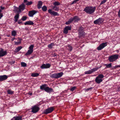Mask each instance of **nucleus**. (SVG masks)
Wrapping results in <instances>:
<instances>
[{
	"label": "nucleus",
	"mask_w": 120,
	"mask_h": 120,
	"mask_svg": "<svg viewBox=\"0 0 120 120\" xmlns=\"http://www.w3.org/2000/svg\"><path fill=\"white\" fill-rule=\"evenodd\" d=\"M95 9V7L88 6L84 9V11L89 14H91L94 12Z\"/></svg>",
	"instance_id": "obj_1"
},
{
	"label": "nucleus",
	"mask_w": 120,
	"mask_h": 120,
	"mask_svg": "<svg viewBox=\"0 0 120 120\" xmlns=\"http://www.w3.org/2000/svg\"><path fill=\"white\" fill-rule=\"evenodd\" d=\"M104 77L103 75L102 74H100L97 76L95 80L96 83L98 84H99L103 81L102 79Z\"/></svg>",
	"instance_id": "obj_2"
},
{
	"label": "nucleus",
	"mask_w": 120,
	"mask_h": 120,
	"mask_svg": "<svg viewBox=\"0 0 120 120\" xmlns=\"http://www.w3.org/2000/svg\"><path fill=\"white\" fill-rule=\"evenodd\" d=\"M119 56L117 54L114 55L109 57L108 60L110 62L115 61L118 58Z\"/></svg>",
	"instance_id": "obj_3"
},
{
	"label": "nucleus",
	"mask_w": 120,
	"mask_h": 120,
	"mask_svg": "<svg viewBox=\"0 0 120 120\" xmlns=\"http://www.w3.org/2000/svg\"><path fill=\"white\" fill-rule=\"evenodd\" d=\"M63 75V73L62 72L58 73H55L52 74L50 77L52 78L58 79L61 77Z\"/></svg>",
	"instance_id": "obj_4"
},
{
	"label": "nucleus",
	"mask_w": 120,
	"mask_h": 120,
	"mask_svg": "<svg viewBox=\"0 0 120 120\" xmlns=\"http://www.w3.org/2000/svg\"><path fill=\"white\" fill-rule=\"evenodd\" d=\"M34 47V46L33 45H30L28 48L29 49L26 53L25 55L27 56L31 54L33 52V49Z\"/></svg>",
	"instance_id": "obj_5"
},
{
	"label": "nucleus",
	"mask_w": 120,
	"mask_h": 120,
	"mask_svg": "<svg viewBox=\"0 0 120 120\" xmlns=\"http://www.w3.org/2000/svg\"><path fill=\"white\" fill-rule=\"evenodd\" d=\"M31 109L32 112L33 113H35L39 111L40 110V108L38 106L35 105L32 106Z\"/></svg>",
	"instance_id": "obj_6"
},
{
	"label": "nucleus",
	"mask_w": 120,
	"mask_h": 120,
	"mask_svg": "<svg viewBox=\"0 0 120 120\" xmlns=\"http://www.w3.org/2000/svg\"><path fill=\"white\" fill-rule=\"evenodd\" d=\"M54 109V108L53 107H49L44 110L43 113L44 114H47L51 113Z\"/></svg>",
	"instance_id": "obj_7"
},
{
	"label": "nucleus",
	"mask_w": 120,
	"mask_h": 120,
	"mask_svg": "<svg viewBox=\"0 0 120 120\" xmlns=\"http://www.w3.org/2000/svg\"><path fill=\"white\" fill-rule=\"evenodd\" d=\"M99 69L98 67L95 68H93L91 70L85 71L84 73L85 74H92V73L95 71Z\"/></svg>",
	"instance_id": "obj_8"
},
{
	"label": "nucleus",
	"mask_w": 120,
	"mask_h": 120,
	"mask_svg": "<svg viewBox=\"0 0 120 120\" xmlns=\"http://www.w3.org/2000/svg\"><path fill=\"white\" fill-rule=\"evenodd\" d=\"M103 19L101 18H99L94 21V23L96 24L100 25L104 21Z\"/></svg>",
	"instance_id": "obj_9"
},
{
	"label": "nucleus",
	"mask_w": 120,
	"mask_h": 120,
	"mask_svg": "<svg viewBox=\"0 0 120 120\" xmlns=\"http://www.w3.org/2000/svg\"><path fill=\"white\" fill-rule=\"evenodd\" d=\"M107 42L103 43L101 44L97 48V49L99 51L101 50L105 47L107 46Z\"/></svg>",
	"instance_id": "obj_10"
},
{
	"label": "nucleus",
	"mask_w": 120,
	"mask_h": 120,
	"mask_svg": "<svg viewBox=\"0 0 120 120\" xmlns=\"http://www.w3.org/2000/svg\"><path fill=\"white\" fill-rule=\"evenodd\" d=\"M51 66L50 64L47 63L42 64L40 66V68L42 69L49 68Z\"/></svg>",
	"instance_id": "obj_11"
},
{
	"label": "nucleus",
	"mask_w": 120,
	"mask_h": 120,
	"mask_svg": "<svg viewBox=\"0 0 120 120\" xmlns=\"http://www.w3.org/2000/svg\"><path fill=\"white\" fill-rule=\"evenodd\" d=\"M48 13L51 15L54 16H59V14L57 12L52 11L51 9H49L48 10Z\"/></svg>",
	"instance_id": "obj_12"
},
{
	"label": "nucleus",
	"mask_w": 120,
	"mask_h": 120,
	"mask_svg": "<svg viewBox=\"0 0 120 120\" xmlns=\"http://www.w3.org/2000/svg\"><path fill=\"white\" fill-rule=\"evenodd\" d=\"M38 12L37 11L33 10L29 11L28 15L30 17H33L34 15Z\"/></svg>",
	"instance_id": "obj_13"
},
{
	"label": "nucleus",
	"mask_w": 120,
	"mask_h": 120,
	"mask_svg": "<svg viewBox=\"0 0 120 120\" xmlns=\"http://www.w3.org/2000/svg\"><path fill=\"white\" fill-rule=\"evenodd\" d=\"M71 26H66L64 28L63 31L64 33L66 34L68 33V31L71 30Z\"/></svg>",
	"instance_id": "obj_14"
},
{
	"label": "nucleus",
	"mask_w": 120,
	"mask_h": 120,
	"mask_svg": "<svg viewBox=\"0 0 120 120\" xmlns=\"http://www.w3.org/2000/svg\"><path fill=\"white\" fill-rule=\"evenodd\" d=\"M7 54L6 51H4L3 49L1 48L0 50V57H3Z\"/></svg>",
	"instance_id": "obj_15"
},
{
	"label": "nucleus",
	"mask_w": 120,
	"mask_h": 120,
	"mask_svg": "<svg viewBox=\"0 0 120 120\" xmlns=\"http://www.w3.org/2000/svg\"><path fill=\"white\" fill-rule=\"evenodd\" d=\"M8 78V76L6 75H0V82L5 80Z\"/></svg>",
	"instance_id": "obj_16"
},
{
	"label": "nucleus",
	"mask_w": 120,
	"mask_h": 120,
	"mask_svg": "<svg viewBox=\"0 0 120 120\" xmlns=\"http://www.w3.org/2000/svg\"><path fill=\"white\" fill-rule=\"evenodd\" d=\"M14 9L13 11L15 12L19 13L21 12V11L19 7H17L15 6H14Z\"/></svg>",
	"instance_id": "obj_17"
},
{
	"label": "nucleus",
	"mask_w": 120,
	"mask_h": 120,
	"mask_svg": "<svg viewBox=\"0 0 120 120\" xmlns=\"http://www.w3.org/2000/svg\"><path fill=\"white\" fill-rule=\"evenodd\" d=\"M46 88L45 89V91L47 93H51L53 92V89L47 86Z\"/></svg>",
	"instance_id": "obj_18"
},
{
	"label": "nucleus",
	"mask_w": 120,
	"mask_h": 120,
	"mask_svg": "<svg viewBox=\"0 0 120 120\" xmlns=\"http://www.w3.org/2000/svg\"><path fill=\"white\" fill-rule=\"evenodd\" d=\"M24 2L26 5H30L33 4V2L32 1H29L27 0H24Z\"/></svg>",
	"instance_id": "obj_19"
},
{
	"label": "nucleus",
	"mask_w": 120,
	"mask_h": 120,
	"mask_svg": "<svg viewBox=\"0 0 120 120\" xmlns=\"http://www.w3.org/2000/svg\"><path fill=\"white\" fill-rule=\"evenodd\" d=\"M43 4V3L41 1H39L38 2V4H37V7L38 9H40L42 7V6Z\"/></svg>",
	"instance_id": "obj_20"
},
{
	"label": "nucleus",
	"mask_w": 120,
	"mask_h": 120,
	"mask_svg": "<svg viewBox=\"0 0 120 120\" xmlns=\"http://www.w3.org/2000/svg\"><path fill=\"white\" fill-rule=\"evenodd\" d=\"M25 5L23 4H22L19 6L20 9L21 11V12L23 11L25 8Z\"/></svg>",
	"instance_id": "obj_21"
},
{
	"label": "nucleus",
	"mask_w": 120,
	"mask_h": 120,
	"mask_svg": "<svg viewBox=\"0 0 120 120\" xmlns=\"http://www.w3.org/2000/svg\"><path fill=\"white\" fill-rule=\"evenodd\" d=\"M22 117L20 116H15L13 117V118L15 119L14 120H22Z\"/></svg>",
	"instance_id": "obj_22"
},
{
	"label": "nucleus",
	"mask_w": 120,
	"mask_h": 120,
	"mask_svg": "<svg viewBox=\"0 0 120 120\" xmlns=\"http://www.w3.org/2000/svg\"><path fill=\"white\" fill-rule=\"evenodd\" d=\"M24 24L25 25H33V24H34V23L32 21H27L26 22L24 23Z\"/></svg>",
	"instance_id": "obj_23"
},
{
	"label": "nucleus",
	"mask_w": 120,
	"mask_h": 120,
	"mask_svg": "<svg viewBox=\"0 0 120 120\" xmlns=\"http://www.w3.org/2000/svg\"><path fill=\"white\" fill-rule=\"evenodd\" d=\"M19 14H16L14 16V18L15 20L14 21L15 22H16L18 20L19 18Z\"/></svg>",
	"instance_id": "obj_24"
},
{
	"label": "nucleus",
	"mask_w": 120,
	"mask_h": 120,
	"mask_svg": "<svg viewBox=\"0 0 120 120\" xmlns=\"http://www.w3.org/2000/svg\"><path fill=\"white\" fill-rule=\"evenodd\" d=\"M47 85L46 84H44L42 85L41 86H40V89L42 90H44L45 91V88H46L47 87Z\"/></svg>",
	"instance_id": "obj_25"
},
{
	"label": "nucleus",
	"mask_w": 120,
	"mask_h": 120,
	"mask_svg": "<svg viewBox=\"0 0 120 120\" xmlns=\"http://www.w3.org/2000/svg\"><path fill=\"white\" fill-rule=\"evenodd\" d=\"M74 20L75 21V22H77L78 21L80 20V19L77 16H75L73 18Z\"/></svg>",
	"instance_id": "obj_26"
},
{
	"label": "nucleus",
	"mask_w": 120,
	"mask_h": 120,
	"mask_svg": "<svg viewBox=\"0 0 120 120\" xmlns=\"http://www.w3.org/2000/svg\"><path fill=\"white\" fill-rule=\"evenodd\" d=\"M74 21L73 18H70L69 20L65 22V24L67 25H68Z\"/></svg>",
	"instance_id": "obj_27"
},
{
	"label": "nucleus",
	"mask_w": 120,
	"mask_h": 120,
	"mask_svg": "<svg viewBox=\"0 0 120 120\" xmlns=\"http://www.w3.org/2000/svg\"><path fill=\"white\" fill-rule=\"evenodd\" d=\"M22 48V46H19L15 49V52H18Z\"/></svg>",
	"instance_id": "obj_28"
},
{
	"label": "nucleus",
	"mask_w": 120,
	"mask_h": 120,
	"mask_svg": "<svg viewBox=\"0 0 120 120\" xmlns=\"http://www.w3.org/2000/svg\"><path fill=\"white\" fill-rule=\"evenodd\" d=\"M85 32L83 31H81L80 32H79V34L80 37H81L85 35Z\"/></svg>",
	"instance_id": "obj_29"
},
{
	"label": "nucleus",
	"mask_w": 120,
	"mask_h": 120,
	"mask_svg": "<svg viewBox=\"0 0 120 120\" xmlns=\"http://www.w3.org/2000/svg\"><path fill=\"white\" fill-rule=\"evenodd\" d=\"M42 11L44 12L46 11L47 10V7L45 6H44L41 8Z\"/></svg>",
	"instance_id": "obj_30"
},
{
	"label": "nucleus",
	"mask_w": 120,
	"mask_h": 120,
	"mask_svg": "<svg viewBox=\"0 0 120 120\" xmlns=\"http://www.w3.org/2000/svg\"><path fill=\"white\" fill-rule=\"evenodd\" d=\"M39 75V74L37 73H32L31 74V76L32 77H37Z\"/></svg>",
	"instance_id": "obj_31"
},
{
	"label": "nucleus",
	"mask_w": 120,
	"mask_h": 120,
	"mask_svg": "<svg viewBox=\"0 0 120 120\" xmlns=\"http://www.w3.org/2000/svg\"><path fill=\"white\" fill-rule=\"evenodd\" d=\"M11 35L14 36H15L17 35V32L16 31L13 30L11 32Z\"/></svg>",
	"instance_id": "obj_32"
},
{
	"label": "nucleus",
	"mask_w": 120,
	"mask_h": 120,
	"mask_svg": "<svg viewBox=\"0 0 120 120\" xmlns=\"http://www.w3.org/2000/svg\"><path fill=\"white\" fill-rule=\"evenodd\" d=\"M104 65L106 66V67L105 68H110L112 67V64L110 63L109 64H104Z\"/></svg>",
	"instance_id": "obj_33"
},
{
	"label": "nucleus",
	"mask_w": 120,
	"mask_h": 120,
	"mask_svg": "<svg viewBox=\"0 0 120 120\" xmlns=\"http://www.w3.org/2000/svg\"><path fill=\"white\" fill-rule=\"evenodd\" d=\"M52 9L55 11H59V7H57L56 6H54L52 7Z\"/></svg>",
	"instance_id": "obj_34"
},
{
	"label": "nucleus",
	"mask_w": 120,
	"mask_h": 120,
	"mask_svg": "<svg viewBox=\"0 0 120 120\" xmlns=\"http://www.w3.org/2000/svg\"><path fill=\"white\" fill-rule=\"evenodd\" d=\"M53 4L54 6L60 5V3L58 1H55L53 3Z\"/></svg>",
	"instance_id": "obj_35"
},
{
	"label": "nucleus",
	"mask_w": 120,
	"mask_h": 120,
	"mask_svg": "<svg viewBox=\"0 0 120 120\" xmlns=\"http://www.w3.org/2000/svg\"><path fill=\"white\" fill-rule=\"evenodd\" d=\"M53 45H54V43H52L48 45V47L49 48H52V46Z\"/></svg>",
	"instance_id": "obj_36"
},
{
	"label": "nucleus",
	"mask_w": 120,
	"mask_h": 120,
	"mask_svg": "<svg viewBox=\"0 0 120 120\" xmlns=\"http://www.w3.org/2000/svg\"><path fill=\"white\" fill-rule=\"evenodd\" d=\"M21 65L22 67H25L26 66V64L24 62H22L21 63Z\"/></svg>",
	"instance_id": "obj_37"
},
{
	"label": "nucleus",
	"mask_w": 120,
	"mask_h": 120,
	"mask_svg": "<svg viewBox=\"0 0 120 120\" xmlns=\"http://www.w3.org/2000/svg\"><path fill=\"white\" fill-rule=\"evenodd\" d=\"M27 19V17L26 16H23L21 20L23 21H24L26 20Z\"/></svg>",
	"instance_id": "obj_38"
},
{
	"label": "nucleus",
	"mask_w": 120,
	"mask_h": 120,
	"mask_svg": "<svg viewBox=\"0 0 120 120\" xmlns=\"http://www.w3.org/2000/svg\"><path fill=\"white\" fill-rule=\"evenodd\" d=\"M84 28L82 26L80 27L79 28V29L78 30L79 32H80L81 31H83Z\"/></svg>",
	"instance_id": "obj_39"
},
{
	"label": "nucleus",
	"mask_w": 120,
	"mask_h": 120,
	"mask_svg": "<svg viewBox=\"0 0 120 120\" xmlns=\"http://www.w3.org/2000/svg\"><path fill=\"white\" fill-rule=\"evenodd\" d=\"M107 0H103L102 1L100 4V5H101L105 3Z\"/></svg>",
	"instance_id": "obj_40"
},
{
	"label": "nucleus",
	"mask_w": 120,
	"mask_h": 120,
	"mask_svg": "<svg viewBox=\"0 0 120 120\" xmlns=\"http://www.w3.org/2000/svg\"><path fill=\"white\" fill-rule=\"evenodd\" d=\"M8 93L9 94H12L13 93V92L11 90H8L7 91Z\"/></svg>",
	"instance_id": "obj_41"
},
{
	"label": "nucleus",
	"mask_w": 120,
	"mask_h": 120,
	"mask_svg": "<svg viewBox=\"0 0 120 120\" xmlns=\"http://www.w3.org/2000/svg\"><path fill=\"white\" fill-rule=\"evenodd\" d=\"M79 0H74L72 1V3H71V4H75Z\"/></svg>",
	"instance_id": "obj_42"
},
{
	"label": "nucleus",
	"mask_w": 120,
	"mask_h": 120,
	"mask_svg": "<svg viewBox=\"0 0 120 120\" xmlns=\"http://www.w3.org/2000/svg\"><path fill=\"white\" fill-rule=\"evenodd\" d=\"M14 42L15 43V45H18L20 44L21 43V42L20 41H14Z\"/></svg>",
	"instance_id": "obj_43"
},
{
	"label": "nucleus",
	"mask_w": 120,
	"mask_h": 120,
	"mask_svg": "<svg viewBox=\"0 0 120 120\" xmlns=\"http://www.w3.org/2000/svg\"><path fill=\"white\" fill-rule=\"evenodd\" d=\"M76 87H73L71 88L70 90L71 91H74L76 89Z\"/></svg>",
	"instance_id": "obj_44"
},
{
	"label": "nucleus",
	"mask_w": 120,
	"mask_h": 120,
	"mask_svg": "<svg viewBox=\"0 0 120 120\" xmlns=\"http://www.w3.org/2000/svg\"><path fill=\"white\" fill-rule=\"evenodd\" d=\"M22 21L21 20H19L18 21V23L19 24H20L22 23Z\"/></svg>",
	"instance_id": "obj_45"
},
{
	"label": "nucleus",
	"mask_w": 120,
	"mask_h": 120,
	"mask_svg": "<svg viewBox=\"0 0 120 120\" xmlns=\"http://www.w3.org/2000/svg\"><path fill=\"white\" fill-rule=\"evenodd\" d=\"M120 65H116L114 67V68L115 69L116 68H120Z\"/></svg>",
	"instance_id": "obj_46"
},
{
	"label": "nucleus",
	"mask_w": 120,
	"mask_h": 120,
	"mask_svg": "<svg viewBox=\"0 0 120 120\" xmlns=\"http://www.w3.org/2000/svg\"><path fill=\"white\" fill-rule=\"evenodd\" d=\"M68 48H69V49L70 51H71L72 49V47L71 46H70V45L68 46Z\"/></svg>",
	"instance_id": "obj_47"
},
{
	"label": "nucleus",
	"mask_w": 120,
	"mask_h": 120,
	"mask_svg": "<svg viewBox=\"0 0 120 120\" xmlns=\"http://www.w3.org/2000/svg\"><path fill=\"white\" fill-rule=\"evenodd\" d=\"M3 16V14L1 13H0V19Z\"/></svg>",
	"instance_id": "obj_48"
},
{
	"label": "nucleus",
	"mask_w": 120,
	"mask_h": 120,
	"mask_svg": "<svg viewBox=\"0 0 120 120\" xmlns=\"http://www.w3.org/2000/svg\"><path fill=\"white\" fill-rule=\"evenodd\" d=\"M118 15L119 17L120 18V9L118 13Z\"/></svg>",
	"instance_id": "obj_49"
},
{
	"label": "nucleus",
	"mask_w": 120,
	"mask_h": 120,
	"mask_svg": "<svg viewBox=\"0 0 120 120\" xmlns=\"http://www.w3.org/2000/svg\"><path fill=\"white\" fill-rule=\"evenodd\" d=\"M92 88H88L86 89V90L87 91H88L89 90H91L92 89Z\"/></svg>",
	"instance_id": "obj_50"
},
{
	"label": "nucleus",
	"mask_w": 120,
	"mask_h": 120,
	"mask_svg": "<svg viewBox=\"0 0 120 120\" xmlns=\"http://www.w3.org/2000/svg\"><path fill=\"white\" fill-rule=\"evenodd\" d=\"M28 94L29 95H30V96L32 95V93L31 92H29L28 93Z\"/></svg>",
	"instance_id": "obj_51"
},
{
	"label": "nucleus",
	"mask_w": 120,
	"mask_h": 120,
	"mask_svg": "<svg viewBox=\"0 0 120 120\" xmlns=\"http://www.w3.org/2000/svg\"><path fill=\"white\" fill-rule=\"evenodd\" d=\"M0 9H1L2 10H3L4 9V7H2V6H1L0 7Z\"/></svg>",
	"instance_id": "obj_52"
},
{
	"label": "nucleus",
	"mask_w": 120,
	"mask_h": 120,
	"mask_svg": "<svg viewBox=\"0 0 120 120\" xmlns=\"http://www.w3.org/2000/svg\"><path fill=\"white\" fill-rule=\"evenodd\" d=\"M18 39H19V41H20L21 42V41L22 40V39L21 38H18Z\"/></svg>",
	"instance_id": "obj_53"
},
{
	"label": "nucleus",
	"mask_w": 120,
	"mask_h": 120,
	"mask_svg": "<svg viewBox=\"0 0 120 120\" xmlns=\"http://www.w3.org/2000/svg\"><path fill=\"white\" fill-rule=\"evenodd\" d=\"M15 38H13L11 40L12 41H13L15 39Z\"/></svg>",
	"instance_id": "obj_54"
},
{
	"label": "nucleus",
	"mask_w": 120,
	"mask_h": 120,
	"mask_svg": "<svg viewBox=\"0 0 120 120\" xmlns=\"http://www.w3.org/2000/svg\"><path fill=\"white\" fill-rule=\"evenodd\" d=\"M118 90L119 91H120V86L118 88Z\"/></svg>",
	"instance_id": "obj_55"
},
{
	"label": "nucleus",
	"mask_w": 120,
	"mask_h": 120,
	"mask_svg": "<svg viewBox=\"0 0 120 120\" xmlns=\"http://www.w3.org/2000/svg\"><path fill=\"white\" fill-rule=\"evenodd\" d=\"M53 56H56V54H54L53 55Z\"/></svg>",
	"instance_id": "obj_56"
},
{
	"label": "nucleus",
	"mask_w": 120,
	"mask_h": 120,
	"mask_svg": "<svg viewBox=\"0 0 120 120\" xmlns=\"http://www.w3.org/2000/svg\"><path fill=\"white\" fill-rule=\"evenodd\" d=\"M2 10L0 9V13H1L2 12Z\"/></svg>",
	"instance_id": "obj_57"
},
{
	"label": "nucleus",
	"mask_w": 120,
	"mask_h": 120,
	"mask_svg": "<svg viewBox=\"0 0 120 120\" xmlns=\"http://www.w3.org/2000/svg\"><path fill=\"white\" fill-rule=\"evenodd\" d=\"M116 51H117V53H118L119 52V51L118 50H117Z\"/></svg>",
	"instance_id": "obj_58"
},
{
	"label": "nucleus",
	"mask_w": 120,
	"mask_h": 120,
	"mask_svg": "<svg viewBox=\"0 0 120 120\" xmlns=\"http://www.w3.org/2000/svg\"><path fill=\"white\" fill-rule=\"evenodd\" d=\"M7 36L8 37H9V35H7Z\"/></svg>",
	"instance_id": "obj_59"
}]
</instances>
